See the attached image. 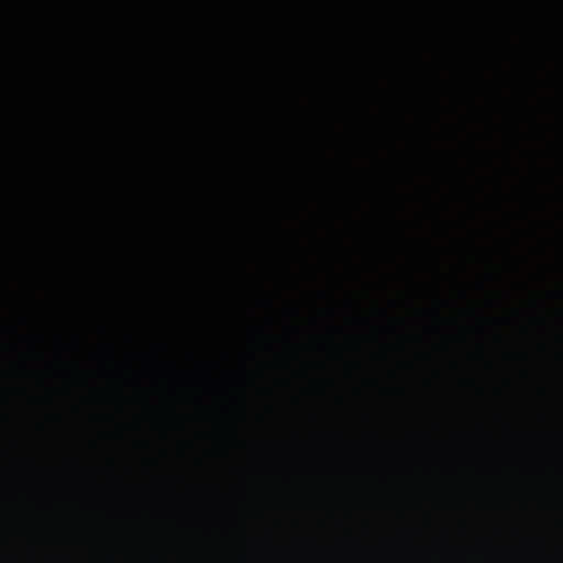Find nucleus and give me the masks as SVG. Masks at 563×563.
Returning a JSON list of instances; mask_svg holds the SVG:
<instances>
[{"label":"nucleus","mask_w":563,"mask_h":563,"mask_svg":"<svg viewBox=\"0 0 563 563\" xmlns=\"http://www.w3.org/2000/svg\"><path fill=\"white\" fill-rule=\"evenodd\" d=\"M274 228H275L276 232H278V233L282 232V225H280L279 221L274 222Z\"/></svg>","instance_id":"1"},{"label":"nucleus","mask_w":563,"mask_h":563,"mask_svg":"<svg viewBox=\"0 0 563 563\" xmlns=\"http://www.w3.org/2000/svg\"><path fill=\"white\" fill-rule=\"evenodd\" d=\"M268 305H269V307H271L272 309L274 308V302H273V300H272V299H269Z\"/></svg>","instance_id":"2"}]
</instances>
